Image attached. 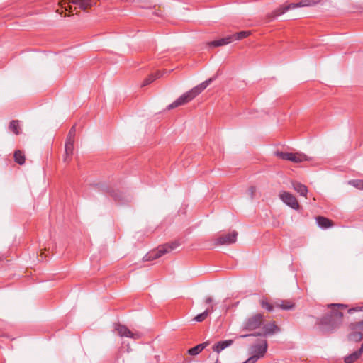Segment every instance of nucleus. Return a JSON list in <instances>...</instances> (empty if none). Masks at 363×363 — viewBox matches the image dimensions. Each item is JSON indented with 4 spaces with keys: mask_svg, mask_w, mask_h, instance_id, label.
<instances>
[{
    "mask_svg": "<svg viewBox=\"0 0 363 363\" xmlns=\"http://www.w3.org/2000/svg\"><path fill=\"white\" fill-rule=\"evenodd\" d=\"M357 351L362 355V354H363V342L362 343L360 348Z\"/></svg>",
    "mask_w": 363,
    "mask_h": 363,
    "instance_id": "2f4dec72",
    "label": "nucleus"
},
{
    "mask_svg": "<svg viewBox=\"0 0 363 363\" xmlns=\"http://www.w3.org/2000/svg\"><path fill=\"white\" fill-rule=\"evenodd\" d=\"M279 198L285 204L291 208L294 209L299 208L298 200L292 194L287 191H281L279 193Z\"/></svg>",
    "mask_w": 363,
    "mask_h": 363,
    "instance_id": "f8f14e48",
    "label": "nucleus"
},
{
    "mask_svg": "<svg viewBox=\"0 0 363 363\" xmlns=\"http://www.w3.org/2000/svg\"><path fill=\"white\" fill-rule=\"evenodd\" d=\"M247 336H249V335H241L240 337H247Z\"/></svg>",
    "mask_w": 363,
    "mask_h": 363,
    "instance_id": "473e14b6",
    "label": "nucleus"
},
{
    "mask_svg": "<svg viewBox=\"0 0 363 363\" xmlns=\"http://www.w3.org/2000/svg\"><path fill=\"white\" fill-rule=\"evenodd\" d=\"M250 31H240L235 34L231 35L232 41L240 40L243 38L248 37L250 35Z\"/></svg>",
    "mask_w": 363,
    "mask_h": 363,
    "instance_id": "b1692460",
    "label": "nucleus"
},
{
    "mask_svg": "<svg viewBox=\"0 0 363 363\" xmlns=\"http://www.w3.org/2000/svg\"><path fill=\"white\" fill-rule=\"evenodd\" d=\"M76 128L75 125L72 126L69 131V133L67 137V140L65 145V156L63 160L65 162H69L72 158V156L74 152V137H75Z\"/></svg>",
    "mask_w": 363,
    "mask_h": 363,
    "instance_id": "6e6552de",
    "label": "nucleus"
},
{
    "mask_svg": "<svg viewBox=\"0 0 363 363\" xmlns=\"http://www.w3.org/2000/svg\"><path fill=\"white\" fill-rule=\"evenodd\" d=\"M238 233L235 230L227 234L220 235L216 240L215 245H230L237 240Z\"/></svg>",
    "mask_w": 363,
    "mask_h": 363,
    "instance_id": "9b49d317",
    "label": "nucleus"
},
{
    "mask_svg": "<svg viewBox=\"0 0 363 363\" xmlns=\"http://www.w3.org/2000/svg\"><path fill=\"white\" fill-rule=\"evenodd\" d=\"M350 314H356L355 318L359 321L352 323L349 325L348 340L354 342H360L363 340V306H357L348 309Z\"/></svg>",
    "mask_w": 363,
    "mask_h": 363,
    "instance_id": "f03ea898",
    "label": "nucleus"
},
{
    "mask_svg": "<svg viewBox=\"0 0 363 363\" xmlns=\"http://www.w3.org/2000/svg\"><path fill=\"white\" fill-rule=\"evenodd\" d=\"M328 313L320 321L321 330L326 333H331L338 328L342 323V310L347 308L344 304H330L328 306Z\"/></svg>",
    "mask_w": 363,
    "mask_h": 363,
    "instance_id": "f257e3e1",
    "label": "nucleus"
},
{
    "mask_svg": "<svg viewBox=\"0 0 363 363\" xmlns=\"http://www.w3.org/2000/svg\"><path fill=\"white\" fill-rule=\"evenodd\" d=\"M255 191H256V189L255 187L254 186H251L250 189H249V192H250V196L251 198H253L255 194Z\"/></svg>",
    "mask_w": 363,
    "mask_h": 363,
    "instance_id": "c756f323",
    "label": "nucleus"
},
{
    "mask_svg": "<svg viewBox=\"0 0 363 363\" xmlns=\"http://www.w3.org/2000/svg\"><path fill=\"white\" fill-rule=\"evenodd\" d=\"M349 183H350V184L352 185L355 188H357L359 190H363V180L356 179V180L350 181Z\"/></svg>",
    "mask_w": 363,
    "mask_h": 363,
    "instance_id": "c85d7f7f",
    "label": "nucleus"
},
{
    "mask_svg": "<svg viewBox=\"0 0 363 363\" xmlns=\"http://www.w3.org/2000/svg\"><path fill=\"white\" fill-rule=\"evenodd\" d=\"M316 221L318 225L322 228H328L333 226V221L323 216H318L316 218Z\"/></svg>",
    "mask_w": 363,
    "mask_h": 363,
    "instance_id": "aec40b11",
    "label": "nucleus"
},
{
    "mask_svg": "<svg viewBox=\"0 0 363 363\" xmlns=\"http://www.w3.org/2000/svg\"><path fill=\"white\" fill-rule=\"evenodd\" d=\"M231 42H232L231 36L229 35L226 38H221V39H219L217 40H213V41L209 42L207 43V45L210 47H211V46L218 47V46L227 45Z\"/></svg>",
    "mask_w": 363,
    "mask_h": 363,
    "instance_id": "a211bd4d",
    "label": "nucleus"
},
{
    "mask_svg": "<svg viewBox=\"0 0 363 363\" xmlns=\"http://www.w3.org/2000/svg\"><path fill=\"white\" fill-rule=\"evenodd\" d=\"M276 155L282 160H289L295 163H300L310 160L306 155L301 152L291 153L277 152Z\"/></svg>",
    "mask_w": 363,
    "mask_h": 363,
    "instance_id": "1a4fd4ad",
    "label": "nucleus"
},
{
    "mask_svg": "<svg viewBox=\"0 0 363 363\" xmlns=\"http://www.w3.org/2000/svg\"><path fill=\"white\" fill-rule=\"evenodd\" d=\"M9 129L11 131L13 132L16 135H18L21 133V128L19 125V121L16 120H13L11 121L9 124Z\"/></svg>",
    "mask_w": 363,
    "mask_h": 363,
    "instance_id": "bb28decb",
    "label": "nucleus"
},
{
    "mask_svg": "<svg viewBox=\"0 0 363 363\" xmlns=\"http://www.w3.org/2000/svg\"><path fill=\"white\" fill-rule=\"evenodd\" d=\"M213 311V306L211 305L204 312H203L202 313H200L199 315H197L195 318H194V320L197 321V322H202L207 317L208 315L211 313Z\"/></svg>",
    "mask_w": 363,
    "mask_h": 363,
    "instance_id": "4be33fe9",
    "label": "nucleus"
},
{
    "mask_svg": "<svg viewBox=\"0 0 363 363\" xmlns=\"http://www.w3.org/2000/svg\"><path fill=\"white\" fill-rule=\"evenodd\" d=\"M274 306L281 310L289 311L294 308L296 303L292 300L277 299L274 301Z\"/></svg>",
    "mask_w": 363,
    "mask_h": 363,
    "instance_id": "2eb2a0df",
    "label": "nucleus"
},
{
    "mask_svg": "<svg viewBox=\"0 0 363 363\" xmlns=\"http://www.w3.org/2000/svg\"><path fill=\"white\" fill-rule=\"evenodd\" d=\"M213 79H208L205 82L201 83L200 84L197 85L196 86L192 88L187 92L184 93L176 101L172 103L168 106V109H172L179 106H182L189 103L195 97H196L199 94H201L211 83Z\"/></svg>",
    "mask_w": 363,
    "mask_h": 363,
    "instance_id": "20e7f679",
    "label": "nucleus"
},
{
    "mask_svg": "<svg viewBox=\"0 0 363 363\" xmlns=\"http://www.w3.org/2000/svg\"><path fill=\"white\" fill-rule=\"evenodd\" d=\"M161 76H162V74H161L160 72H157L156 73L150 75L148 77H147L144 80L142 86H146V85H148V84H151L155 79H157V78H160Z\"/></svg>",
    "mask_w": 363,
    "mask_h": 363,
    "instance_id": "393cba45",
    "label": "nucleus"
},
{
    "mask_svg": "<svg viewBox=\"0 0 363 363\" xmlns=\"http://www.w3.org/2000/svg\"><path fill=\"white\" fill-rule=\"evenodd\" d=\"M115 330L117 332L118 335L121 337H127L133 339H138L140 337V335L138 333H133L125 325L121 324H116L115 325Z\"/></svg>",
    "mask_w": 363,
    "mask_h": 363,
    "instance_id": "4468645a",
    "label": "nucleus"
},
{
    "mask_svg": "<svg viewBox=\"0 0 363 363\" xmlns=\"http://www.w3.org/2000/svg\"><path fill=\"white\" fill-rule=\"evenodd\" d=\"M178 246L176 243H172L170 245H164L160 246L156 250L152 252L150 255V259H157L166 253H168L175 249Z\"/></svg>",
    "mask_w": 363,
    "mask_h": 363,
    "instance_id": "ddd939ff",
    "label": "nucleus"
},
{
    "mask_svg": "<svg viewBox=\"0 0 363 363\" xmlns=\"http://www.w3.org/2000/svg\"><path fill=\"white\" fill-rule=\"evenodd\" d=\"M350 314H356L355 318L359 321L352 323L349 325L348 340L354 342H360L363 340V306H357L348 309Z\"/></svg>",
    "mask_w": 363,
    "mask_h": 363,
    "instance_id": "7ed1b4c3",
    "label": "nucleus"
},
{
    "mask_svg": "<svg viewBox=\"0 0 363 363\" xmlns=\"http://www.w3.org/2000/svg\"><path fill=\"white\" fill-rule=\"evenodd\" d=\"M294 189L301 196L306 197L308 189L306 186L299 182H292Z\"/></svg>",
    "mask_w": 363,
    "mask_h": 363,
    "instance_id": "6ab92c4d",
    "label": "nucleus"
},
{
    "mask_svg": "<svg viewBox=\"0 0 363 363\" xmlns=\"http://www.w3.org/2000/svg\"><path fill=\"white\" fill-rule=\"evenodd\" d=\"M259 303L263 308H265L268 311H272L275 307L274 302L270 303L267 298H262L259 301Z\"/></svg>",
    "mask_w": 363,
    "mask_h": 363,
    "instance_id": "cd10ccee",
    "label": "nucleus"
},
{
    "mask_svg": "<svg viewBox=\"0 0 363 363\" xmlns=\"http://www.w3.org/2000/svg\"><path fill=\"white\" fill-rule=\"evenodd\" d=\"M320 0H298L297 3L289 4L287 6H280L277 9L274 10L268 18L271 20L272 18H276L287 11L293 9H296L297 7H304V6H313L316 5L320 2Z\"/></svg>",
    "mask_w": 363,
    "mask_h": 363,
    "instance_id": "0eeeda50",
    "label": "nucleus"
},
{
    "mask_svg": "<svg viewBox=\"0 0 363 363\" xmlns=\"http://www.w3.org/2000/svg\"><path fill=\"white\" fill-rule=\"evenodd\" d=\"M213 301V298L211 297H207L205 300L206 304H211Z\"/></svg>",
    "mask_w": 363,
    "mask_h": 363,
    "instance_id": "7c9ffc66",
    "label": "nucleus"
},
{
    "mask_svg": "<svg viewBox=\"0 0 363 363\" xmlns=\"http://www.w3.org/2000/svg\"><path fill=\"white\" fill-rule=\"evenodd\" d=\"M361 356L362 354L358 351H355L352 354L346 356L344 361L345 363H353L359 359Z\"/></svg>",
    "mask_w": 363,
    "mask_h": 363,
    "instance_id": "5701e85b",
    "label": "nucleus"
},
{
    "mask_svg": "<svg viewBox=\"0 0 363 363\" xmlns=\"http://www.w3.org/2000/svg\"><path fill=\"white\" fill-rule=\"evenodd\" d=\"M264 321L262 314L256 313L249 317L244 323V328L247 330H253L259 328Z\"/></svg>",
    "mask_w": 363,
    "mask_h": 363,
    "instance_id": "9d476101",
    "label": "nucleus"
},
{
    "mask_svg": "<svg viewBox=\"0 0 363 363\" xmlns=\"http://www.w3.org/2000/svg\"><path fill=\"white\" fill-rule=\"evenodd\" d=\"M233 343L232 340L219 341L213 346V350L217 353H220L222 350L230 347Z\"/></svg>",
    "mask_w": 363,
    "mask_h": 363,
    "instance_id": "f3484780",
    "label": "nucleus"
},
{
    "mask_svg": "<svg viewBox=\"0 0 363 363\" xmlns=\"http://www.w3.org/2000/svg\"><path fill=\"white\" fill-rule=\"evenodd\" d=\"M96 0H62L59 4L65 11L73 13L77 9L86 10L96 5Z\"/></svg>",
    "mask_w": 363,
    "mask_h": 363,
    "instance_id": "39448f33",
    "label": "nucleus"
},
{
    "mask_svg": "<svg viewBox=\"0 0 363 363\" xmlns=\"http://www.w3.org/2000/svg\"><path fill=\"white\" fill-rule=\"evenodd\" d=\"M15 162L18 164L22 165L25 163V155L21 150H16L14 152Z\"/></svg>",
    "mask_w": 363,
    "mask_h": 363,
    "instance_id": "a878e982",
    "label": "nucleus"
},
{
    "mask_svg": "<svg viewBox=\"0 0 363 363\" xmlns=\"http://www.w3.org/2000/svg\"><path fill=\"white\" fill-rule=\"evenodd\" d=\"M267 347V342L265 340H261L257 343L252 345L250 347L251 356L243 363H256L259 359L264 357Z\"/></svg>",
    "mask_w": 363,
    "mask_h": 363,
    "instance_id": "423d86ee",
    "label": "nucleus"
},
{
    "mask_svg": "<svg viewBox=\"0 0 363 363\" xmlns=\"http://www.w3.org/2000/svg\"><path fill=\"white\" fill-rule=\"evenodd\" d=\"M218 358L217 357V359L214 363H218Z\"/></svg>",
    "mask_w": 363,
    "mask_h": 363,
    "instance_id": "72a5a7b5",
    "label": "nucleus"
},
{
    "mask_svg": "<svg viewBox=\"0 0 363 363\" xmlns=\"http://www.w3.org/2000/svg\"><path fill=\"white\" fill-rule=\"evenodd\" d=\"M209 345L208 342H206L201 344H199L196 346L189 349L188 350V354L192 356L197 355L199 354L203 350H204Z\"/></svg>",
    "mask_w": 363,
    "mask_h": 363,
    "instance_id": "412c9836",
    "label": "nucleus"
},
{
    "mask_svg": "<svg viewBox=\"0 0 363 363\" xmlns=\"http://www.w3.org/2000/svg\"><path fill=\"white\" fill-rule=\"evenodd\" d=\"M280 330L279 328L277 325L274 321L269 322L262 327L263 334L264 335H272Z\"/></svg>",
    "mask_w": 363,
    "mask_h": 363,
    "instance_id": "dca6fc26",
    "label": "nucleus"
}]
</instances>
